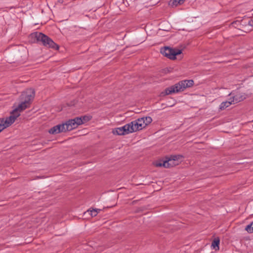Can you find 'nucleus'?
<instances>
[{
  "mask_svg": "<svg viewBox=\"0 0 253 253\" xmlns=\"http://www.w3.org/2000/svg\"><path fill=\"white\" fill-rule=\"evenodd\" d=\"M34 96L35 91L32 88L28 89L22 93L21 98L23 100V102L11 113L9 117L0 119V132L10 126L15 122L16 119L20 116V112L25 110L29 106Z\"/></svg>",
  "mask_w": 253,
  "mask_h": 253,
  "instance_id": "f257e3e1",
  "label": "nucleus"
},
{
  "mask_svg": "<svg viewBox=\"0 0 253 253\" xmlns=\"http://www.w3.org/2000/svg\"><path fill=\"white\" fill-rule=\"evenodd\" d=\"M249 24L251 26H253V20H250L249 22Z\"/></svg>",
  "mask_w": 253,
  "mask_h": 253,
  "instance_id": "a211bd4d",
  "label": "nucleus"
},
{
  "mask_svg": "<svg viewBox=\"0 0 253 253\" xmlns=\"http://www.w3.org/2000/svg\"><path fill=\"white\" fill-rule=\"evenodd\" d=\"M129 126V128L130 133L140 130L143 129L142 126L140 125V123L137 120L133 121L130 123L127 124Z\"/></svg>",
  "mask_w": 253,
  "mask_h": 253,
  "instance_id": "0eeeda50",
  "label": "nucleus"
},
{
  "mask_svg": "<svg viewBox=\"0 0 253 253\" xmlns=\"http://www.w3.org/2000/svg\"><path fill=\"white\" fill-rule=\"evenodd\" d=\"M193 83L194 82L193 80L182 81L174 85L166 88L165 91L162 92L161 95L164 96L171 93L183 91L185 88L192 86Z\"/></svg>",
  "mask_w": 253,
  "mask_h": 253,
  "instance_id": "7ed1b4c3",
  "label": "nucleus"
},
{
  "mask_svg": "<svg viewBox=\"0 0 253 253\" xmlns=\"http://www.w3.org/2000/svg\"><path fill=\"white\" fill-rule=\"evenodd\" d=\"M100 211H101L100 209H93L92 210H90V211L88 210V211H87V212H89V214L92 216H95L97 214V213L100 212Z\"/></svg>",
  "mask_w": 253,
  "mask_h": 253,
  "instance_id": "4468645a",
  "label": "nucleus"
},
{
  "mask_svg": "<svg viewBox=\"0 0 253 253\" xmlns=\"http://www.w3.org/2000/svg\"><path fill=\"white\" fill-rule=\"evenodd\" d=\"M32 39L34 42H41L46 47L56 49H58V46L47 36L40 32H35L31 35Z\"/></svg>",
  "mask_w": 253,
  "mask_h": 253,
  "instance_id": "20e7f679",
  "label": "nucleus"
},
{
  "mask_svg": "<svg viewBox=\"0 0 253 253\" xmlns=\"http://www.w3.org/2000/svg\"><path fill=\"white\" fill-rule=\"evenodd\" d=\"M112 133L115 135H125L130 133L129 126L128 124L122 127H117L112 130Z\"/></svg>",
  "mask_w": 253,
  "mask_h": 253,
  "instance_id": "423d86ee",
  "label": "nucleus"
},
{
  "mask_svg": "<svg viewBox=\"0 0 253 253\" xmlns=\"http://www.w3.org/2000/svg\"><path fill=\"white\" fill-rule=\"evenodd\" d=\"M245 229L247 232L249 233L253 232V222H252L250 224L246 226Z\"/></svg>",
  "mask_w": 253,
  "mask_h": 253,
  "instance_id": "dca6fc26",
  "label": "nucleus"
},
{
  "mask_svg": "<svg viewBox=\"0 0 253 253\" xmlns=\"http://www.w3.org/2000/svg\"><path fill=\"white\" fill-rule=\"evenodd\" d=\"M82 122L80 119L76 117L73 119L69 120L65 124L53 126L49 130L48 132L50 134H57L62 132L70 131L81 125Z\"/></svg>",
  "mask_w": 253,
  "mask_h": 253,
  "instance_id": "f03ea898",
  "label": "nucleus"
},
{
  "mask_svg": "<svg viewBox=\"0 0 253 253\" xmlns=\"http://www.w3.org/2000/svg\"><path fill=\"white\" fill-rule=\"evenodd\" d=\"M220 243V239L219 238L217 237L214 239L212 241L211 247L212 249L214 250L215 251H217L219 250V245Z\"/></svg>",
  "mask_w": 253,
  "mask_h": 253,
  "instance_id": "f8f14e48",
  "label": "nucleus"
},
{
  "mask_svg": "<svg viewBox=\"0 0 253 253\" xmlns=\"http://www.w3.org/2000/svg\"><path fill=\"white\" fill-rule=\"evenodd\" d=\"M230 95L231 96L230 99L232 104L240 102L245 98V95L241 93H237L234 95L233 93H231Z\"/></svg>",
  "mask_w": 253,
  "mask_h": 253,
  "instance_id": "1a4fd4ad",
  "label": "nucleus"
},
{
  "mask_svg": "<svg viewBox=\"0 0 253 253\" xmlns=\"http://www.w3.org/2000/svg\"><path fill=\"white\" fill-rule=\"evenodd\" d=\"M154 165L157 167H163L166 168H169L170 167V164L167 158L166 160H161L159 161H156L154 163Z\"/></svg>",
  "mask_w": 253,
  "mask_h": 253,
  "instance_id": "9b49d317",
  "label": "nucleus"
},
{
  "mask_svg": "<svg viewBox=\"0 0 253 253\" xmlns=\"http://www.w3.org/2000/svg\"><path fill=\"white\" fill-rule=\"evenodd\" d=\"M143 128H145L147 125L150 124L152 119L150 117H145L137 119Z\"/></svg>",
  "mask_w": 253,
  "mask_h": 253,
  "instance_id": "9d476101",
  "label": "nucleus"
},
{
  "mask_svg": "<svg viewBox=\"0 0 253 253\" xmlns=\"http://www.w3.org/2000/svg\"><path fill=\"white\" fill-rule=\"evenodd\" d=\"M161 53L171 59H174L177 55L181 54L180 50L165 47L161 49Z\"/></svg>",
  "mask_w": 253,
  "mask_h": 253,
  "instance_id": "39448f33",
  "label": "nucleus"
},
{
  "mask_svg": "<svg viewBox=\"0 0 253 253\" xmlns=\"http://www.w3.org/2000/svg\"><path fill=\"white\" fill-rule=\"evenodd\" d=\"M183 156L180 155H172L170 157L167 158L168 162L170 164V167L177 165L178 163L181 161Z\"/></svg>",
  "mask_w": 253,
  "mask_h": 253,
  "instance_id": "6e6552de",
  "label": "nucleus"
},
{
  "mask_svg": "<svg viewBox=\"0 0 253 253\" xmlns=\"http://www.w3.org/2000/svg\"><path fill=\"white\" fill-rule=\"evenodd\" d=\"M77 118L80 119L82 121V123L81 125L84 124L91 119V117L90 116H84L82 117H77Z\"/></svg>",
  "mask_w": 253,
  "mask_h": 253,
  "instance_id": "2eb2a0df",
  "label": "nucleus"
},
{
  "mask_svg": "<svg viewBox=\"0 0 253 253\" xmlns=\"http://www.w3.org/2000/svg\"><path fill=\"white\" fill-rule=\"evenodd\" d=\"M184 0H174L172 2V5L176 6L178 4H181L184 2Z\"/></svg>",
  "mask_w": 253,
  "mask_h": 253,
  "instance_id": "f3484780",
  "label": "nucleus"
},
{
  "mask_svg": "<svg viewBox=\"0 0 253 253\" xmlns=\"http://www.w3.org/2000/svg\"><path fill=\"white\" fill-rule=\"evenodd\" d=\"M231 104H232V103H231V100L229 98L227 101L223 102L221 103L219 106V109L221 110H223L227 107H229Z\"/></svg>",
  "mask_w": 253,
  "mask_h": 253,
  "instance_id": "ddd939ff",
  "label": "nucleus"
}]
</instances>
